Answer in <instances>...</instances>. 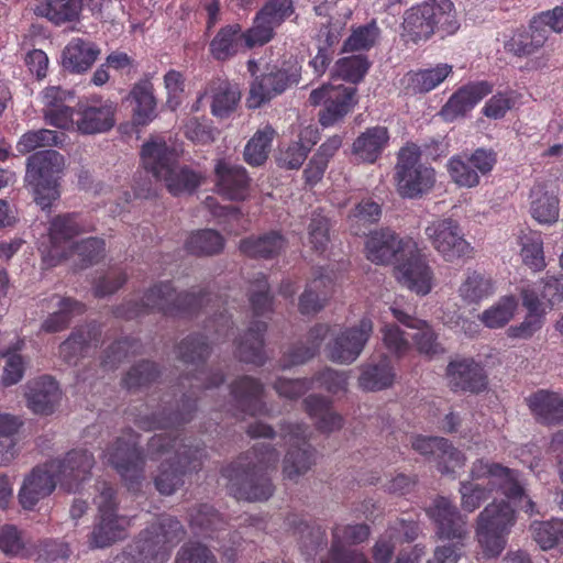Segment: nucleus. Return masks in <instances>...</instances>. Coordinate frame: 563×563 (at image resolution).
Instances as JSON below:
<instances>
[{"label":"nucleus","instance_id":"42","mask_svg":"<svg viewBox=\"0 0 563 563\" xmlns=\"http://www.w3.org/2000/svg\"><path fill=\"white\" fill-rule=\"evenodd\" d=\"M453 67L446 63L433 68L411 70L404 77L405 89L408 93H426L442 84L451 74Z\"/></svg>","mask_w":563,"mask_h":563},{"label":"nucleus","instance_id":"39","mask_svg":"<svg viewBox=\"0 0 563 563\" xmlns=\"http://www.w3.org/2000/svg\"><path fill=\"white\" fill-rule=\"evenodd\" d=\"M211 95V113L217 118H228L233 113L241 100V91L236 84L228 79L216 78L208 82L205 95Z\"/></svg>","mask_w":563,"mask_h":563},{"label":"nucleus","instance_id":"46","mask_svg":"<svg viewBox=\"0 0 563 563\" xmlns=\"http://www.w3.org/2000/svg\"><path fill=\"white\" fill-rule=\"evenodd\" d=\"M329 330V325L323 323L313 325L307 334L306 343H297L284 354V366L300 365L314 357Z\"/></svg>","mask_w":563,"mask_h":563},{"label":"nucleus","instance_id":"11","mask_svg":"<svg viewBox=\"0 0 563 563\" xmlns=\"http://www.w3.org/2000/svg\"><path fill=\"white\" fill-rule=\"evenodd\" d=\"M395 178L398 194L402 198L416 199L434 186L435 170L420 162L418 145L408 143L398 153Z\"/></svg>","mask_w":563,"mask_h":563},{"label":"nucleus","instance_id":"37","mask_svg":"<svg viewBox=\"0 0 563 563\" xmlns=\"http://www.w3.org/2000/svg\"><path fill=\"white\" fill-rule=\"evenodd\" d=\"M267 331L265 321L253 320L246 332L236 342L235 354L246 364L261 366L266 361L264 335Z\"/></svg>","mask_w":563,"mask_h":563},{"label":"nucleus","instance_id":"18","mask_svg":"<svg viewBox=\"0 0 563 563\" xmlns=\"http://www.w3.org/2000/svg\"><path fill=\"white\" fill-rule=\"evenodd\" d=\"M404 256L396 264L398 278L404 286L420 296L432 289L433 272L413 240L405 242Z\"/></svg>","mask_w":563,"mask_h":563},{"label":"nucleus","instance_id":"32","mask_svg":"<svg viewBox=\"0 0 563 563\" xmlns=\"http://www.w3.org/2000/svg\"><path fill=\"white\" fill-rule=\"evenodd\" d=\"M102 330L100 325L90 323L74 330L70 335L59 345V354L68 364H77L80 357L96 350L100 342Z\"/></svg>","mask_w":563,"mask_h":563},{"label":"nucleus","instance_id":"58","mask_svg":"<svg viewBox=\"0 0 563 563\" xmlns=\"http://www.w3.org/2000/svg\"><path fill=\"white\" fill-rule=\"evenodd\" d=\"M249 301L254 318L267 317L273 312L274 296L265 274L260 273L252 282Z\"/></svg>","mask_w":563,"mask_h":563},{"label":"nucleus","instance_id":"45","mask_svg":"<svg viewBox=\"0 0 563 563\" xmlns=\"http://www.w3.org/2000/svg\"><path fill=\"white\" fill-rule=\"evenodd\" d=\"M531 32L519 30L505 43V49L518 57L537 53L548 40V30L540 27L536 19L530 25Z\"/></svg>","mask_w":563,"mask_h":563},{"label":"nucleus","instance_id":"36","mask_svg":"<svg viewBox=\"0 0 563 563\" xmlns=\"http://www.w3.org/2000/svg\"><path fill=\"white\" fill-rule=\"evenodd\" d=\"M27 407L37 415H51L60 400L57 382L51 376H42L27 386Z\"/></svg>","mask_w":563,"mask_h":563},{"label":"nucleus","instance_id":"20","mask_svg":"<svg viewBox=\"0 0 563 563\" xmlns=\"http://www.w3.org/2000/svg\"><path fill=\"white\" fill-rule=\"evenodd\" d=\"M117 103L95 96L79 101L76 108V130L84 135L110 131L115 124Z\"/></svg>","mask_w":563,"mask_h":563},{"label":"nucleus","instance_id":"14","mask_svg":"<svg viewBox=\"0 0 563 563\" xmlns=\"http://www.w3.org/2000/svg\"><path fill=\"white\" fill-rule=\"evenodd\" d=\"M301 65L297 62L284 63L280 68L274 67L267 73L256 76L250 86L246 106L257 109L275 97L299 82Z\"/></svg>","mask_w":563,"mask_h":563},{"label":"nucleus","instance_id":"44","mask_svg":"<svg viewBox=\"0 0 563 563\" xmlns=\"http://www.w3.org/2000/svg\"><path fill=\"white\" fill-rule=\"evenodd\" d=\"M530 213L541 224L555 223L560 216V199L547 190L544 184H536L530 190Z\"/></svg>","mask_w":563,"mask_h":563},{"label":"nucleus","instance_id":"48","mask_svg":"<svg viewBox=\"0 0 563 563\" xmlns=\"http://www.w3.org/2000/svg\"><path fill=\"white\" fill-rule=\"evenodd\" d=\"M389 141V132L385 126L366 129L353 143V152L363 162L375 163Z\"/></svg>","mask_w":563,"mask_h":563},{"label":"nucleus","instance_id":"62","mask_svg":"<svg viewBox=\"0 0 563 563\" xmlns=\"http://www.w3.org/2000/svg\"><path fill=\"white\" fill-rule=\"evenodd\" d=\"M380 30L375 20L353 30L352 34L344 41V52L368 51L378 41Z\"/></svg>","mask_w":563,"mask_h":563},{"label":"nucleus","instance_id":"31","mask_svg":"<svg viewBox=\"0 0 563 563\" xmlns=\"http://www.w3.org/2000/svg\"><path fill=\"white\" fill-rule=\"evenodd\" d=\"M263 391L262 383L251 376H242L230 385V394L235 408L241 413L249 416L264 413Z\"/></svg>","mask_w":563,"mask_h":563},{"label":"nucleus","instance_id":"64","mask_svg":"<svg viewBox=\"0 0 563 563\" xmlns=\"http://www.w3.org/2000/svg\"><path fill=\"white\" fill-rule=\"evenodd\" d=\"M531 528L536 542L543 550H549L563 543V520L552 519L534 522Z\"/></svg>","mask_w":563,"mask_h":563},{"label":"nucleus","instance_id":"19","mask_svg":"<svg viewBox=\"0 0 563 563\" xmlns=\"http://www.w3.org/2000/svg\"><path fill=\"white\" fill-rule=\"evenodd\" d=\"M426 235L432 246L448 262L471 257L472 245L464 239L460 224L453 219H439L426 228Z\"/></svg>","mask_w":563,"mask_h":563},{"label":"nucleus","instance_id":"6","mask_svg":"<svg viewBox=\"0 0 563 563\" xmlns=\"http://www.w3.org/2000/svg\"><path fill=\"white\" fill-rule=\"evenodd\" d=\"M141 157L144 168L156 178L163 179L167 190L174 196L194 194L206 179L202 172L188 165H179L177 152L164 140L144 143Z\"/></svg>","mask_w":563,"mask_h":563},{"label":"nucleus","instance_id":"51","mask_svg":"<svg viewBox=\"0 0 563 563\" xmlns=\"http://www.w3.org/2000/svg\"><path fill=\"white\" fill-rule=\"evenodd\" d=\"M426 13L430 15V24L434 33L444 35L454 34L460 23L454 3L451 0H426Z\"/></svg>","mask_w":563,"mask_h":563},{"label":"nucleus","instance_id":"10","mask_svg":"<svg viewBox=\"0 0 563 563\" xmlns=\"http://www.w3.org/2000/svg\"><path fill=\"white\" fill-rule=\"evenodd\" d=\"M139 434L131 428L107 448V462L120 474L128 489L139 493L144 481L145 455L137 446Z\"/></svg>","mask_w":563,"mask_h":563},{"label":"nucleus","instance_id":"13","mask_svg":"<svg viewBox=\"0 0 563 563\" xmlns=\"http://www.w3.org/2000/svg\"><path fill=\"white\" fill-rule=\"evenodd\" d=\"M308 426L298 422H282L280 437L289 443L283 460V476L297 482L316 464V450L308 443Z\"/></svg>","mask_w":563,"mask_h":563},{"label":"nucleus","instance_id":"53","mask_svg":"<svg viewBox=\"0 0 563 563\" xmlns=\"http://www.w3.org/2000/svg\"><path fill=\"white\" fill-rule=\"evenodd\" d=\"M225 246V240L220 232L213 229L194 231L186 239L184 247L188 254L195 256H214Z\"/></svg>","mask_w":563,"mask_h":563},{"label":"nucleus","instance_id":"22","mask_svg":"<svg viewBox=\"0 0 563 563\" xmlns=\"http://www.w3.org/2000/svg\"><path fill=\"white\" fill-rule=\"evenodd\" d=\"M372 333V320L367 317L362 318L357 325L345 329L329 343V358L341 364L353 363L362 353Z\"/></svg>","mask_w":563,"mask_h":563},{"label":"nucleus","instance_id":"57","mask_svg":"<svg viewBox=\"0 0 563 563\" xmlns=\"http://www.w3.org/2000/svg\"><path fill=\"white\" fill-rule=\"evenodd\" d=\"M66 134L64 132H57L47 129H41L37 131H29L21 135L16 142V151L25 155L43 146H57L63 147L66 141Z\"/></svg>","mask_w":563,"mask_h":563},{"label":"nucleus","instance_id":"33","mask_svg":"<svg viewBox=\"0 0 563 563\" xmlns=\"http://www.w3.org/2000/svg\"><path fill=\"white\" fill-rule=\"evenodd\" d=\"M287 246V239L280 231L272 230L261 235H250L239 243L240 252L255 260H273Z\"/></svg>","mask_w":563,"mask_h":563},{"label":"nucleus","instance_id":"25","mask_svg":"<svg viewBox=\"0 0 563 563\" xmlns=\"http://www.w3.org/2000/svg\"><path fill=\"white\" fill-rule=\"evenodd\" d=\"M92 229L93 227L76 212H67L54 217L48 225L49 252L56 255H64V249L73 239L90 232Z\"/></svg>","mask_w":563,"mask_h":563},{"label":"nucleus","instance_id":"23","mask_svg":"<svg viewBox=\"0 0 563 563\" xmlns=\"http://www.w3.org/2000/svg\"><path fill=\"white\" fill-rule=\"evenodd\" d=\"M435 526L437 536L445 540H463L467 534L466 518L448 497L438 496L426 509Z\"/></svg>","mask_w":563,"mask_h":563},{"label":"nucleus","instance_id":"34","mask_svg":"<svg viewBox=\"0 0 563 563\" xmlns=\"http://www.w3.org/2000/svg\"><path fill=\"white\" fill-rule=\"evenodd\" d=\"M534 419L543 426L563 422V396L559 393L539 389L526 398Z\"/></svg>","mask_w":563,"mask_h":563},{"label":"nucleus","instance_id":"27","mask_svg":"<svg viewBox=\"0 0 563 563\" xmlns=\"http://www.w3.org/2000/svg\"><path fill=\"white\" fill-rule=\"evenodd\" d=\"M493 88V84L487 80L473 81L462 86L443 106L441 110L442 115L449 121L465 115L482 99L488 96Z\"/></svg>","mask_w":563,"mask_h":563},{"label":"nucleus","instance_id":"41","mask_svg":"<svg viewBox=\"0 0 563 563\" xmlns=\"http://www.w3.org/2000/svg\"><path fill=\"white\" fill-rule=\"evenodd\" d=\"M355 95V87L333 86L327 107L319 114L320 124L331 126L346 115L356 103Z\"/></svg>","mask_w":563,"mask_h":563},{"label":"nucleus","instance_id":"29","mask_svg":"<svg viewBox=\"0 0 563 563\" xmlns=\"http://www.w3.org/2000/svg\"><path fill=\"white\" fill-rule=\"evenodd\" d=\"M285 525L298 537L301 553L307 561H314L319 551L328 544L325 529L317 522L309 523L298 515L291 514L285 519Z\"/></svg>","mask_w":563,"mask_h":563},{"label":"nucleus","instance_id":"3","mask_svg":"<svg viewBox=\"0 0 563 563\" xmlns=\"http://www.w3.org/2000/svg\"><path fill=\"white\" fill-rule=\"evenodd\" d=\"M471 481L460 483L461 507L473 512L486 501L494 492H500L508 499L520 501L521 508L529 515L536 512V504L525 495V489L518 479V472L499 463L477 459L473 462Z\"/></svg>","mask_w":563,"mask_h":563},{"label":"nucleus","instance_id":"55","mask_svg":"<svg viewBox=\"0 0 563 563\" xmlns=\"http://www.w3.org/2000/svg\"><path fill=\"white\" fill-rule=\"evenodd\" d=\"M275 136V130L265 125L246 143L243 152L244 161L251 166H261L267 158Z\"/></svg>","mask_w":563,"mask_h":563},{"label":"nucleus","instance_id":"38","mask_svg":"<svg viewBox=\"0 0 563 563\" xmlns=\"http://www.w3.org/2000/svg\"><path fill=\"white\" fill-rule=\"evenodd\" d=\"M522 305L528 310L523 321L507 329V335L511 339L528 340L538 332L544 323V310L540 309L539 296L533 288H522Z\"/></svg>","mask_w":563,"mask_h":563},{"label":"nucleus","instance_id":"5","mask_svg":"<svg viewBox=\"0 0 563 563\" xmlns=\"http://www.w3.org/2000/svg\"><path fill=\"white\" fill-rule=\"evenodd\" d=\"M210 295L205 288L198 292H177L172 282H159L147 289L140 301L126 300L115 307L113 313L125 320L155 311L170 317H192L210 301Z\"/></svg>","mask_w":563,"mask_h":563},{"label":"nucleus","instance_id":"2","mask_svg":"<svg viewBox=\"0 0 563 563\" xmlns=\"http://www.w3.org/2000/svg\"><path fill=\"white\" fill-rule=\"evenodd\" d=\"M93 464L92 453L87 450H71L63 459H53L35 466L24 478L19 492L22 508L34 509L40 500L54 492L57 484L67 493L77 490L89 478Z\"/></svg>","mask_w":563,"mask_h":563},{"label":"nucleus","instance_id":"17","mask_svg":"<svg viewBox=\"0 0 563 563\" xmlns=\"http://www.w3.org/2000/svg\"><path fill=\"white\" fill-rule=\"evenodd\" d=\"M369 527L365 523H335L331 531V545L320 563H369L363 552L353 548L366 541Z\"/></svg>","mask_w":563,"mask_h":563},{"label":"nucleus","instance_id":"15","mask_svg":"<svg viewBox=\"0 0 563 563\" xmlns=\"http://www.w3.org/2000/svg\"><path fill=\"white\" fill-rule=\"evenodd\" d=\"M497 163V154L493 150L478 147L472 153L453 155L446 163V170L452 181L459 187L474 188L481 177L492 173Z\"/></svg>","mask_w":563,"mask_h":563},{"label":"nucleus","instance_id":"24","mask_svg":"<svg viewBox=\"0 0 563 563\" xmlns=\"http://www.w3.org/2000/svg\"><path fill=\"white\" fill-rule=\"evenodd\" d=\"M446 378L453 390L472 394L485 390L488 384L484 367L473 358L451 361L446 367Z\"/></svg>","mask_w":563,"mask_h":563},{"label":"nucleus","instance_id":"35","mask_svg":"<svg viewBox=\"0 0 563 563\" xmlns=\"http://www.w3.org/2000/svg\"><path fill=\"white\" fill-rule=\"evenodd\" d=\"M100 53L96 43L74 37L63 49L62 64L69 73L84 74L92 67Z\"/></svg>","mask_w":563,"mask_h":563},{"label":"nucleus","instance_id":"30","mask_svg":"<svg viewBox=\"0 0 563 563\" xmlns=\"http://www.w3.org/2000/svg\"><path fill=\"white\" fill-rule=\"evenodd\" d=\"M333 289L334 277L324 267H319L299 297L300 313L314 314L319 312L332 296Z\"/></svg>","mask_w":563,"mask_h":563},{"label":"nucleus","instance_id":"21","mask_svg":"<svg viewBox=\"0 0 563 563\" xmlns=\"http://www.w3.org/2000/svg\"><path fill=\"white\" fill-rule=\"evenodd\" d=\"M216 191L230 201H245L251 195L252 179L247 170L225 158H219L214 164Z\"/></svg>","mask_w":563,"mask_h":563},{"label":"nucleus","instance_id":"54","mask_svg":"<svg viewBox=\"0 0 563 563\" xmlns=\"http://www.w3.org/2000/svg\"><path fill=\"white\" fill-rule=\"evenodd\" d=\"M162 375L157 363L150 360H142L134 364L122 378V385L128 390H139L150 387Z\"/></svg>","mask_w":563,"mask_h":563},{"label":"nucleus","instance_id":"47","mask_svg":"<svg viewBox=\"0 0 563 563\" xmlns=\"http://www.w3.org/2000/svg\"><path fill=\"white\" fill-rule=\"evenodd\" d=\"M393 316L401 324L415 329L416 332L410 334L417 350L427 355L437 354L439 344L432 328L423 320L409 316L398 308H391Z\"/></svg>","mask_w":563,"mask_h":563},{"label":"nucleus","instance_id":"49","mask_svg":"<svg viewBox=\"0 0 563 563\" xmlns=\"http://www.w3.org/2000/svg\"><path fill=\"white\" fill-rule=\"evenodd\" d=\"M129 99L135 104L133 108V122L146 125L155 118L156 99L154 87L148 79L135 82L129 93Z\"/></svg>","mask_w":563,"mask_h":563},{"label":"nucleus","instance_id":"59","mask_svg":"<svg viewBox=\"0 0 563 563\" xmlns=\"http://www.w3.org/2000/svg\"><path fill=\"white\" fill-rule=\"evenodd\" d=\"M459 292L464 301L476 303L494 292V284L490 278L472 272L460 286Z\"/></svg>","mask_w":563,"mask_h":563},{"label":"nucleus","instance_id":"7","mask_svg":"<svg viewBox=\"0 0 563 563\" xmlns=\"http://www.w3.org/2000/svg\"><path fill=\"white\" fill-rule=\"evenodd\" d=\"M64 156L55 150L35 152L26 159L25 187L43 210L49 209L60 197Z\"/></svg>","mask_w":563,"mask_h":563},{"label":"nucleus","instance_id":"28","mask_svg":"<svg viewBox=\"0 0 563 563\" xmlns=\"http://www.w3.org/2000/svg\"><path fill=\"white\" fill-rule=\"evenodd\" d=\"M47 308L56 307L57 309L42 321L41 331L44 333H57L66 330L75 316L86 312V305L73 297L52 295L44 299Z\"/></svg>","mask_w":563,"mask_h":563},{"label":"nucleus","instance_id":"63","mask_svg":"<svg viewBox=\"0 0 563 563\" xmlns=\"http://www.w3.org/2000/svg\"><path fill=\"white\" fill-rule=\"evenodd\" d=\"M308 243L311 249L322 254L330 242V220L319 211H313L307 228Z\"/></svg>","mask_w":563,"mask_h":563},{"label":"nucleus","instance_id":"26","mask_svg":"<svg viewBox=\"0 0 563 563\" xmlns=\"http://www.w3.org/2000/svg\"><path fill=\"white\" fill-rule=\"evenodd\" d=\"M410 238L399 239L389 229H380L369 234L365 243L366 257L375 264H397L404 256L405 242Z\"/></svg>","mask_w":563,"mask_h":563},{"label":"nucleus","instance_id":"52","mask_svg":"<svg viewBox=\"0 0 563 563\" xmlns=\"http://www.w3.org/2000/svg\"><path fill=\"white\" fill-rule=\"evenodd\" d=\"M307 413L316 419V427L321 432H332L343 426V418L331 409V401L323 396L309 395L303 400Z\"/></svg>","mask_w":563,"mask_h":563},{"label":"nucleus","instance_id":"16","mask_svg":"<svg viewBox=\"0 0 563 563\" xmlns=\"http://www.w3.org/2000/svg\"><path fill=\"white\" fill-rule=\"evenodd\" d=\"M295 13L294 0H266L247 29V48L269 43L275 37V30Z\"/></svg>","mask_w":563,"mask_h":563},{"label":"nucleus","instance_id":"1","mask_svg":"<svg viewBox=\"0 0 563 563\" xmlns=\"http://www.w3.org/2000/svg\"><path fill=\"white\" fill-rule=\"evenodd\" d=\"M211 346L208 338L201 334H190L177 345L178 358L187 366H192L191 373L179 377L178 386L183 389L179 399L176 394L165 393L157 408L151 413L140 415L135 424L145 431L170 430L175 434H154L147 442V456L158 460L174 450L172 460L161 464L159 473L154 479L156 489L169 496L185 484L188 475L201 471L206 459V448L201 442L180 438L179 430L189 423L197 411L198 394L202 390L218 387L224 383V374L206 367Z\"/></svg>","mask_w":563,"mask_h":563},{"label":"nucleus","instance_id":"4","mask_svg":"<svg viewBox=\"0 0 563 563\" xmlns=\"http://www.w3.org/2000/svg\"><path fill=\"white\" fill-rule=\"evenodd\" d=\"M278 459L279 453L274 446L260 443L224 466L221 475L228 479L230 495L238 500H267L275 489L267 471L276 466Z\"/></svg>","mask_w":563,"mask_h":563},{"label":"nucleus","instance_id":"8","mask_svg":"<svg viewBox=\"0 0 563 563\" xmlns=\"http://www.w3.org/2000/svg\"><path fill=\"white\" fill-rule=\"evenodd\" d=\"M185 533L177 518L161 517L140 532L129 545L128 553L135 563H165L172 549L183 540Z\"/></svg>","mask_w":563,"mask_h":563},{"label":"nucleus","instance_id":"12","mask_svg":"<svg viewBox=\"0 0 563 563\" xmlns=\"http://www.w3.org/2000/svg\"><path fill=\"white\" fill-rule=\"evenodd\" d=\"M117 492L108 483L102 484L98 496L99 520L90 534L91 548H107L126 537L131 519L117 515Z\"/></svg>","mask_w":563,"mask_h":563},{"label":"nucleus","instance_id":"56","mask_svg":"<svg viewBox=\"0 0 563 563\" xmlns=\"http://www.w3.org/2000/svg\"><path fill=\"white\" fill-rule=\"evenodd\" d=\"M424 1L418 5L411 7L405 12L404 30L413 42L428 40L433 35V29L430 24V15L426 13Z\"/></svg>","mask_w":563,"mask_h":563},{"label":"nucleus","instance_id":"61","mask_svg":"<svg viewBox=\"0 0 563 563\" xmlns=\"http://www.w3.org/2000/svg\"><path fill=\"white\" fill-rule=\"evenodd\" d=\"M369 66L367 57L352 55L336 60L334 74L347 82L357 84L367 74Z\"/></svg>","mask_w":563,"mask_h":563},{"label":"nucleus","instance_id":"40","mask_svg":"<svg viewBox=\"0 0 563 563\" xmlns=\"http://www.w3.org/2000/svg\"><path fill=\"white\" fill-rule=\"evenodd\" d=\"M247 30L243 31L239 23L228 24L219 29L209 43V52L218 62H225L234 57L243 41L247 48Z\"/></svg>","mask_w":563,"mask_h":563},{"label":"nucleus","instance_id":"43","mask_svg":"<svg viewBox=\"0 0 563 563\" xmlns=\"http://www.w3.org/2000/svg\"><path fill=\"white\" fill-rule=\"evenodd\" d=\"M189 526L195 533L219 540V533L227 529L228 522L208 504H200L189 511Z\"/></svg>","mask_w":563,"mask_h":563},{"label":"nucleus","instance_id":"9","mask_svg":"<svg viewBox=\"0 0 563 563\" xmlns=\"http://www.w3.org/2000/svg\"><path fill=\"white\" fill-rule=\"evenodd\" d=\"M515 522V509L505 500L494 501L481 511L477 517L476 536L485 556L496 558L503 552Z\"/></svg>","mask_w":563,"mask_h":563},{"label":"nucleus","instance_id":"60","mask_svg":"<svg viewBox=\"0 0 563 563\" xmlns=\"http://www.w3.org/2000/svg\"><path fill=\"white\" fill-rule=\"evenodd\" d=\"M521 256L525 265L533 272L545 268L543 241L539 232H529L521 238Z\"/></svg>","mask_w":563,"mask_h":563},{"label":"nucleus","instance_id":"50","mask_svg":"<svg viewBox=\"0 0 563 563\" xmlns=\"http://www.w3.org/2000/svg\"><path fill=\"white\" fill-rule=\"evenodd\" d=\"M395 379V371L390 360L384 355L377 363L363 365L358 386L366 391H376L388 388Z\"/></svg>","mask_w":563,"mask_h":563}]
</instances>
